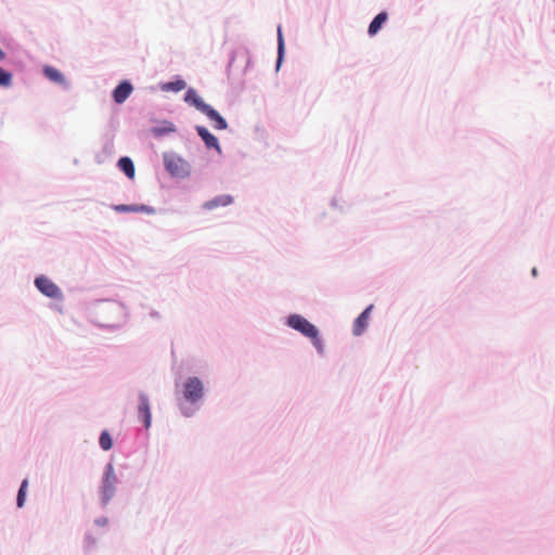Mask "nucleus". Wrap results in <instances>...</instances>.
<instances>
[{
    "mask_svg": "<svg viewBox=\"0 0 555 555\" xmlns=\"http://www.w3.org/2000/svg\"><path fill=\"white\" fill-rule=\"evenodd\" d=\"M111 208L118 214L134 212V204H114Z\"/></svg>",
    "mask_w": 555,
    "mask_h": 555,
    "instance_id": "b1692460",
    "label": "nucleus"
},
{
    "mask_svg": "<svg viewBox=\"0 0 555 555\" xmlns=\"http://www.w3.org/2000/svg\"><path fill=\"white\" fill-rule=\"evenodd\" d=\"M55 309H56L59 312H62V311H63L62 307H59V306H55Z\"/></svg>",
    "mask_w": 555,
    "mask_h": 555,
    "instance_id": "7c9ffc66",
    "label": "nucleus"
},
{
    "mask_svg": "<svg viewBox=\"0 0 555 555\" xmlns=\"http://www.w3.org/2000/svg\"><path fill=\"white\" fill-rule=\"evenodd\" d=\"M284 325L308 338L320 357L325 354V344L319 327L299 313H289L284 318Z\"/></svg>",
    "mask_w": 555,
    "mask_h": 555,
    "instance_id": "7ed1b4c3",
    "label": "nucleus"
},
{
    "mask_svg": "<svg viewBox=\"0 0 555 555\" xmlns=\"http://www.w3.org/2000/svg\"><path fill=\"white\" fill-rule=\"evenodd\" d=\"M234 197L230 194H220L215 197H212L209 201H206L203 203L202 208L204 210H214L219 207H227L231 204H233Z\"/></svg>",
    "mask_w": 555,
    "mask_h": 555,
    "instance_id": "2eb2a0df",
    "label": "nucleus"
},
{
    "mask_svg": "<svg viewBox=\"0 0 555 555\" xmlns=\"http://www.w3.org/2000/svg\"><path fill=\"white\" fill-rule=\"evenodd\" d=\"M373 309H374L373 304L366 306L360 312V314L353 320L352 334L354 336H361L366 331V328L369 326L370 315H371V312Z\"/></svg>",
    "mask_w": 555,
    "mask_h": 555,
    "instance_id": "9b49d317",
    "label": "nucleus"
},
{
    "mask_svg": "<svg viewBox=\"0 0 555 555\" xmlns=\"http://www.w3.org/2000/svg\"><path fill=\"white\" fill-rule=\"evenodd\" d=\"M183 100L190 106L194 107L196 111L202 114L205 109L210 105L204 101V99L198 94L196 89L189 87L184 93Z\"/></svg>",
    "mask_w": 555,
    "mask_h": 555,
    "instance_id": "f8f14e48",
    "label": "nucleus"
},
{
    "mask_svg": "<svg viewBox=\"0 0 555 555\" xmlns=\"http://www.w3.org/2000/svg\"><path fill=\"white\" fill-rule=\"evenodd\" d=\"M133 86L130 80L124 79L119 81L112 91V99L116 104H122L131 95Z\"/></svg>",
    "mask_w": 555,
    "mask_h": 555,
    "instance_id": "9d476101",
    "label": "nucleus"
},
{
    "mask_svg": "<svg viewBox=\"0 0 555 555\" xmlns=\"http://www.w3.org/2000/svg\"><path fill=\"white\" fill-rule=\"evenodd\" d=\"M237 57H241V59L245 60V67L243 69V74L244 75L247 73V70L250 68V66L253 64L250 52H249L248 48L244 47L241 50H232L230 52L229 62H228V65L225 67V73H227V76H228L229 79H230V76H231V69H232L233 64L235 63Z\"/></svg>",
    "mask_w": 555,
    "mask_h": 555,
    "instance_id": "1a4fd4ad",
    "label": "nucleus"
},
{
    "mask_svg": "<svg viewBox=\"0 0 555 555\" xmlns=\"http://www.w3.org/2000/svg\"><path fill=\"white\" fill-rule=\"evenodd\" d=\"M177 132L176 125L167 119L162 120L159 124L152 126L150 128V133L155 139H160L163 137L169 135L171 133Z\"/></svg>",
    "mask_w": 555,
    "mask_h": 555,
    "instance_id": "4468645a",
    "label": "nucleus"
},
{
    "mask_svg": "<svg viewBox=\"0 0 555 555\" xmlns=\"http://www.w3.org/2000/svg\"><path fill=\"white\" fill-rule=\"evenodd\" d=\"M87 315L90 323L100 330H121L130 319L129 308L113 298L93 299L87 304Z\"/></svg>",
    "mask_w": 555,
    "mask_h": 555,
    "instance_id": "f03ea898",
    "label": "nucleus"
},
{
    "mask_svg": "<svg viewBox=\"0 0 555 555\" xmlns=\"http://www.w3.org/2000/svg\"><path fill=\"white\" fill-rule=\"evenodd\" d=\"M27 488H28V480L25 478V479L22 480V482L20 485V488L17 490L16 506L18 508H22L25 505Z\"/></svg>",
    "mask_w": 555,
    "mask_h": 555,
    "instance_id": "4be33fe9",
    "label": "nucleus"
},
{
    "mask_svg": "<svg viewBox=\"0 0 555 555\" xmlns=\"http://www.w3.org/2000/svg\"><path fill=\"white\" fill-rule=\"evenodd\" d=\"M194 129H195L197 135L204 142V144H205L207 150H214L219 155H221L222 149H221V145L219 143V140H218V138L214 133H211L208 130L207 127L201 126V125H196Z\"/></svg>",
    "mask_w": 555,
    "mask_h": 555,
    "instance_id": "6e6552de",
    "label": "nucleus"
},
{
    "mask_svg": "<svg viewBox=\"0 0 555 555\" xmlns=\"http://www.w3.org/2000/svg\"><path fill=\"white\" fill-rule=\"evenodd\" d=\"M7 54L5 52L0 48V62L5 59Z\"/></svg>",
    "mask_w": 555,
    "mask_h": 555,
    "instance_id": "c85d7f7f",
    "label": "nucleus"
},
{
    "mask_svg": "<svg viewBox=\"0 0 555 555\" xmlns=\"http://www.w3.org/2000/svg\"><path fill=\"white\" fill-rule=\"evenodd\" d=\"M108 518L106 516H100L94 519V525L98 527H105L108 525Z\"/></svg>",
    "mask_w": 555,
    "mask_h": 555,
    "instance_id": "bb28decb",
    "label": "nucleus"
},
{
    "mask_svg": "<svg viewBox=\"0 0 555 555\" xmlns=\"http://www.w3.org/2000/svg\"><path fill=\"white\" fill-rule=\"evenodd\" d=\"M12 82L13 74L9 69L0 66V87L9 88L12 86Z\"/></svg>",
    "mask_w": 555,
    "mask_h": 555,
    "instance_id": "5701e85b",
    "label": "nucleus"
},
{
    "mask_svg": "<svg viewBox=\"0 0 555 555\" xmlns=\"http://www.w3.org/2000/svg\"><path fill=\"white\" fill-rule=\"evenodd\" d=\"M387 21H388L387 11L383 10L379 13H377L369 24L367 35L370 37L376 36L380 31V29L384 27V25L387 23Z\"/></svg>",
    "mask_w": 555,
    "mask_h": 555,
    "instance_id": "f3484780",
    "label": "nucleus"
},
{
    "mask_svg": "<svg viewBox=\"0 0 555 555\" xmlns=\"http://www.w3.org/2000/svg\"><path fill=\"white\" fill-rule=\"evenodd\" d=\"M117 476L114 465L109 462L105 465L99 488V501L102 508H105L116 494Z\"/></svg>",
    "mask_w": 555,
    "mask_h": 555,
    "instance_id": "39448f33",
    "label": "nucleus"
},
{
    "mask_svg": "<svg viewBox=\"0 0 555 555\" xmlns=\"http://www.w3.org/2000/svg\"><path fill=\"white\" fill-rule=\"evenodd\" d=\"M99 446L103 451H109L114 446V440L107 429H103L99 436Z\"/></svg>",
    "mask_w": 555,
    "mask_h": 555,
    "instance_id": "412c9836",
    "label": "nucleus"
},
{
    "mask_svg": "<svg viewBox=\"0 0 555 555\" xmlns=\"http://www.w3.org/2000/svg\"><path fill=\"white\" fill-rule=\"evenodd\" d=\"M159 88L164 92H180L186 88V81L179 75L175 76L172 80L160 82Z\"/></svg>",
    "mask_w": 555,
    "mask_h": 555,
    "instance_id": "a211bd4d",
    "label": "nucleus"
},
{
    "mask_svg": "<svg viewBox=\"0 0 555 555\" xmlns=\"http://www.w3.org/2000/svg\"><path fill=\"white\" fill-rule=\"evenodd\" d=\"M163 164L171 178L186 179L191 176V164L176 152H164Z\"/></svg>",
    "mask_w": 555,
    "mask_h": 555,
    "instance_id": "20e7f679",
    "label": "nucleus"
},
{
    "mask_svg": "<svg viewBox=\"0 0 555 555\" xmlns=\"http://www.w3.org/2000/svg\"><path fill=\"white\" fill-rule=\"evenodd\" d=\"M134 212L137 214H146V215H155L156 209L153 206L145 204H134Z\"/></svg>",
    "mask_w": 555,
    "mask_h": 555,
    "instance_id": "393cba45",
    "label": "nucleus"
},
{
    "mask_svg": "<svg viewBox=\"0 0 555 555\" xmlns=\"http://www.w3.org/2000/svg\"><path fill=\"white\" fill-rule=\"evenodd\" d=\"M150 317H151L152 319H155V320H159V319L162 318V317H160V313H159L157 310H152V311L150 312Z\"/></svg>",
    "mask_w": 555,
    "mask_h": 555,
    "instance_id": "cd10ccee",
    "label": "nucleus"
},
{
    "mask_svg": "<svg viewBox=\"0 0 555 555\" xmlns=\"http://www.w3.org/2000/svg\"><path fill=\"white\" fill-rule=\"evenodd\" d=\"M531 274H532L533 276H537V275H538V269H537V268H532V270H531Z\"/></svg>",
    "mask_w": 555,
    "mask_h": 555,
    "instance_id": "c756f323",
    "label": "nucleus"
},
{
    "mask_svg": "<svg viewBox=\"0 0 555 555\" xmlns=\"http://www.w3.org/2000/svg\"><path fill=\"white\" fill-rule=\"evenodd\" d=\"M137 417L145 430L152 426V408L149 395L140 391L138 395Z\"/></svg>",
    "mask_w": 555,
    "mask_h": 555,
    "instance_id": "0eeeda50",
    "label": "nucleus"
},
{
    "mask_svg": "<svg viewBox=\"0 0 555 555\" xmlns=\"http://www.w3.org/2000/svg\"><path fill=\"white\" fill-rule=\"evenodd\" d=\"M285 59V41L282 27L278 26V51L275 60V70L279 72Z\"/></svg>",
    "mask_w": 555,
    "mask_h": 555,
    "instance_id": "aec40b11",
    "label": "nucleus"
},
{
    "mask_svg": "<svg viewBox=\"0 0 555 555\" xmlns=\"http://www.w3.org/2000/svg\"><path fill=\"white\" fill-rule=\"evenodd\" d=\"M42 72L44 77L50 81L62 86L65 90L69 88V82L67 81L66 77L56 67L51 65H44Z\"/></svg>",
    "mask_w": 555,
    "mask_h": 555,
    "instance_id": "ddd939ff",
    "label": "nucleus"
},
{
    "mask_svg": "<svg viewBox=\"0 0 555 555\" xmlns=\"http://www.w3.org/2000/svg\"><path fill=\"white\" fill-rule=\"evenodd\" d=\"M330 206L336 210H338L340 214H345L346 209L344 205H341L337 197H333L330 202Z\"/></svg>",
    "mask_w": 555,
    "mask_h": 555,
    "instance_id": "a878e982",
    "label": "nucleus"
},
{
    "mask_svg": "<svg viewBox=\"0 0 555 555\" xmlns=\"http://www.w3.org/2000/svg\"><path fill=\"white\" fill-rule=\"evenodd\" d=\"M117 168L130 180L134 179L135 167L134 163L129 156H121L118 158Z\"/></svg>",
    "mask_w": 555,
    "mask_h": 555,
    "instance_id": "6ab92c4d",
    "label": "nucleus"
},
{
    "mask_svg": "<svg viewBox=\"0 0 555 555\" xmlns=\"http://www.w3.org/2000/svg\"><path fill=\"white\" fill-rule=\"evenodd\" d=\"M212 124L216 130H225L229 125L227 119L211 105L203 113Z\"/></svg>",
    "mask_w": 555,
    "mask_h": 555,
    "instance_id": "dca6fc26",
    "label": "nucleus"
},
{
    "mask_svg": "<svg viewBox=\"0 0 555 555\" xmlns=\"http://www.w3.org/2000/svg\"><path fill=\"white\" fill-rule=\"evenodd\" d=\"M34 285L40 294L50 299L60 301L64 299V294L59 285L44 274L37 275L34 280Z\"/></svg>",
    "mask_w": 555,
    "mask_h": 555,
    "instance_id": "423d86ee",
    "label": "nucleus"
},
{
    "mask_svg": "<svg viewBox=\"0 0 555 555\" xmlns=\"http://www.w3.org/2000/svg\"><path fill=\"white\" fill-rule=\"evenodd\" d=\"M186 371L192 375L183 380L177 392V408L183 417L191 418L205 402L207 389L202 376L208 375L210 367L205 360L192 359L186 364Z\"/></svg>",
    "mask_w": 555,
    "mask_h": 555,
    "instance_id": "f257e3e1",
    "label": "nucleus"
}]
</instances>
